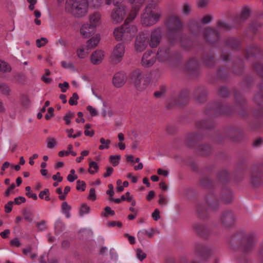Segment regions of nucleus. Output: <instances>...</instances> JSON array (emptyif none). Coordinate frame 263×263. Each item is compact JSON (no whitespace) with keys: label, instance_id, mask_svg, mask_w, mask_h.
Wrapping results in <instances>:
<instances>
[{"label":"nucleus","instance_id":"f257e3e1","mask_svg":"<svg viewBox=\"0 0 263 263\" xmlns=\"http://www.w3.org/2000/svg\"><path fill=\"white\" fill-rule=\"evenodd\" d=\"M231 241L235 243L239 242L241 251L247 254L253 251L257 242V238L253 233L238 232L232 236Z\"/></svg>","mask_w":263,"mask_h":263},{"label":"nucleus","instance_id":"f03ea898","mask_svg":"<svg viewBox=\"0 0 263 263\" xmlns=\"http://www.w3.org/2000/svg\"><path fill=\"white\" fill-rule=\"evenodd\" d=\"M65 9L74 17L81 18L88 12V3L87 0H66Z\"/></svg>","mask_w":263,"mask_h":263},{"label":"nucleus","instance_id":"7ed1b4c3","mask_svg":"<svg viewBox=\"0 0 263 263\" xmlns=\"http://www.w3.org/2000/svg\"><path fill=\"white\" fill-rule=\"evenodd\" d=\"M152 7L151 5H147L141 16V23L144 26H150L155 24L161 15L160 10H152Z\"/></svg>","mask_w":263,"mask_h":263},{"label":"nucleus","instance_id":"20e7f679","mask_svg":"<svg viewBox=\"0 0 263 263\" xmlns=\"http://www.w3.org/2000/svg\"><path fill=\"white\" fill-rule=\"evenodd\" d=\"M213 252V249L203 243L197 242L194 245V253L196 257L200 260L205 259Z\"/></svg>","mask_w":263,"mask_h":263},{"label":"nucleus","instance_id":"39448f33","mask_svg":"<svg viewBox=\"0 0 263 263\" xmlns=\"http://www.w3.org/2000/svg\"><path fill=\"white\" fill-rule=\"evenodd\" d=\"M170 35L178 32L182 28V23L178 15H172L168 17L166 23Z\"/></svg>","mask_w":263,"mask_h":263},{"label":"nucleus","instance_id":"423d86ee","mask_svg":"<svg viewBox=\"0 0 263 263\" xmlns=\"http://www.w3.org/2000/svg\"><path fill=\"white\" fill-rule=\"evenodd\" d=\"M131 83L139 91L143 90L147 86L143 74L139 70H135L132 73Z\"/></svg>","mask_w":263,"mask_h":263},{"label":"nucleus","instance_id":"0eeeda50","mask_svg":"<svg viewBox=\"0 0 263 263\" xmlns=\"http://www.w3.org/2000/svg\"><path fill=\"white\" fill-rule=\"evenodd\" d=\"M148 40V34L143 32L139 33L135 42V51L137 52L144 51L147 46Z\"/></svg>","mask_w":263,"mask_h":263},{"label":"nucleus","instance_id":"6e6552de","mask_svg":"<svg viewBox=\"0 0 263 263\" xmlns=\"http://www.w3.org/2000/svg\"><path fill=\"white\" fill-rule=\"evenodd\" d=\"M220 221L224 227L230 228L235 224L236 217L232 212L226 211L222 214L220 218Z\"/></svg>","mask_w":263,"mask_h":263},{"label":"nucleus","instance_id":"1a4fd4ad","mask_svg":"<svg viewBox=\"0 0 263 263\" xmlns=\"http://www.w3.org/2000/svg\"><path fill=\"white\" fill-rule=\"evenodd\" d=\"M125 53V46L122 43L117 44L112 52L110 58L114 63H118L121 61Z\"/></svg>","mask_w":263,"mask_h":263},{"label":"nucleus","instance_id":"9d476101","mask_svg":"<svg viewBox=\"0 0 263 263\" xmlns=\"http://www.w3.org/2000/svg\"><path fill=\"white\" fill-rule=\"evenodd\" d=\"M126 14L125 7L120 6L115 9L111 13V17L113 23L115 24L121 23Z\"/></svg>","mask_w":263,"mask_h":263},{"label":"nucleus","instance_id":"9b49d317","mask_svg":"<svg viewBox=\"0 0 263 263\" xmlns=\"http://www.w3.org/2000/svg\"><path fill=\"white\" fill-rule=\"evenodd\" d=\"M156 57L153 54L152 50H148L145 52L141 59V64L145 67L152 66L156 62Z\"/></svg>","mask_w":263,"mask_h":263},{"label":"nucleus","instance_id":"f8f14e48","mask_svg":"<svg viewBox=\"0 0 263 263\" xmlns=\"http://www.w3.org/2000/svg\"><path fill=\"white\" fill-rule=\"evenodd\" d=\"M123 27L124 29V38L127 41H130L137 31V27L125 22Z\"/></svg>","mask_w":263,"mask_h":263},{"label":"nucleus","instance_id":"ddd939ff","mask_svg":"<svg viewBox=\"0 0 263 263\" xmlns=\"http://www.w3.org/2000/svg\"><path fill=\"white\" fill-rule=\"evenodd\" d=\"M161 40V32L160 29H157L153 30L151 34L149 41V46L152 48L157 47Z\"/></svg>","mask_w":263,"mask_h":263},{"label":"nucleus","instance_id":"4468645a","mask_svg":"<svg viewBox=\"0 0 263 263\" xmlns=\"http://www.w3.org/2000/svg\"><path fill=\"white\" fill-rule=\"evenodd\" d=\"M144 0H138L136 3L133 4L132 9L130 12L128 17L126 19L125 22L129 23V22L133 20L137 16L140 7L142 5Z\"/></svg>","mask_w":263,"mask_h":263},{"label":"nucleus","instance_id":"2eb2a0df","mask_svg":"<svg viewBox=\"0 0 263 263\" xmlns=\"http://www.w3.org/2000/svg\"><path fill=\"white\" fill-rule=\"evenodd\" d=\"M126 82V76L123 72L115 73L112 79V83L115 87L120 88L123 86Z\"/></svg>","mask_w":263,"mask_h":263},{"label":"nucleus","instance_id":"dca6fc26","mask_svg":"<svg viewBox=\"0 0 263 263\" xmlns=\"http://www.w3.org/2000/svg\"><path fill=\"white\" fill-rule=\"evenodd\" d=\"M96 28L88 23L83 24L81 29V34L85 38H87L94 34Z\"/></svg>","mask_w":263,"mask_h":263},{"label":"nucleus","instance_id":"f3484780","mask_svg":"<svg viewBox=\"0 0 263 263\" xmlns=\"http://www.w3.org/2000/svg\"><path fill=\"white\" fill-rule=\"evenodd\" d=\"M205 38L210 43H214L219 39V34L217 31L211 28H208L204 31Z\"/></svg>","mask_w":263,"mask_h":263},{"label":"nucleus","instance_id":"a211bd4d","mask_svg":"<svg viewBox=\"0 0 263 263\" xmlns=\"http://www.w3.org/2000/svg\"><path fill=\"white\" fill-rule=\"evenodd\" d=\"M171 57V52L168 48H161L158 50L157 58L160 62L168 60Z\"/></svg>","mask_w":263,"mask_h":263},{"label":"nucleus","instance_id":"6ab92c4d","mask_svg":"<svg viewBox=\"0 0 263 263\" xmlns=\"http://www.w3.org/2000/svg\"><path fill=\"white\" fill-rule=\"evenodd\" d=\"M194 228L196 232L203 238H207L210 234V231L203 224L196 223L194 225Z\"/></svg>","mask_w":263,"mask_h":263},{"label":"nucleus","instance_id":"aec40b11","mask_svg":"<svg viewBox=\"0 0 263 263\" xmlns=\"http://www.w3.org/2000/svg\"><path fill=\"white\" fill-rule=\"evenodd\" d=\"M104 57V53L101 50H97L93 52L90 57L91 62L94 65L100 64Z\"/></svg>","mask_w":263,"mask_h":263},{"label":"nucleus","instance_id":"412c9836","mask_svg":"<svg viewBox=\"0 0 263 263\" xmlns=\"http://www.w3.org/2000/svg\"><path fill=\"white\" fill-rule=\"evenodd\" d=\"M114 35L117 41H127L124 38V29L123 27V25L121 27H117L114 29Z\"/></svg>","mask_w":263,"mask_h":263},{"label":"nucleus","instance_id":"4be33fe9","mask_svg":"<svg viewBox=\"0 0 263 263\" xmlns=\"http://www.w3.org/2000/svg\"><path fill=\"white\" fill-rule=\"evenodd\" d=\"M100 40V36L98 35H96L95 36L91 37L90 39L88 40L86 42V49L91 50L92 48L96 47L99 43Z\"/></svg>","mask_w":263,"mask_h":263},{"label":"nucleus","instance_id":"5701e85b","mask_svg":"<svg viewBox=\"0 0 263 263\" xmlns=\"http://www.w3.org/2000/svg\"><path fill=\"white\" fill-rule=\"evenodd\" d=\"M101 14L98 12H94L89 15V24L95 28L98 26L100 22Z\"/></svg>","mask_w":263,"mask_h":263},{"label":"nucleus","instance_id":"b1692460","mask_svg":"<svg viewBox=\"0 0 263 263\" xmlns=\"http://www.w3.org/2000/svg\"><path fill=\"white\" fill-rule=\"evenodd\" d=\"M254 100L258 105L263 106V83L259 85V91L256 94Z\"/></svg>","mask_w":263,"mask_h":263},{"label":"nucleus","instance_id":"393cba45","mask_svg":"<svg viewBox=\"0 0 263 263\" xmlns=\"http://www.w3.org/2000/svg\"><path fill=\"white\" fill-rule=\"evenodd\" d=\"M211 152V147L207 144L200 145L197 148V153L203 156L209 155Z\"/></svg>","mask_w":263,"mask_h":263},{"label":"nucleus","instance_id":"a878e982","mask_svg":"<svg viewBox=\"0 0 263 263\" xmlns=\"http://www.w3.org/2000/svg\"><path fill=\"white\" fill-rule=\"evenodd\" d=\"M259 49L255 45H251L246 49V56L247 58L253 57L259 53Z\"/></svg>","mask_w":263,"mask_h":263},{"label":"nucleus","instance_id":"bb28decb","mask_svg":"<svg viewBox=\"0 0 263 263\" xmlns=\"http://www.w3.org/2000/svg\"><path fill=\"white\" fill-rule=\"evenodd\" d=\"M12 70L10 65L6 61L0 60V72L3 73L10 72Z\"/></svg>","mask_w":263,"mask_h":263},{"label":"nucleus","instance_id":"cd10ccee","mask_svg":"<svg viewBox=\"0 0 263 263\" xmlns=\"http://www.w3.org/2000/svg\"><path fill=\"white\" fill-rule=\"evenodd\" d=\"M126 196H127V198H125V195L121 196L120 198H114L111 197V198L110 199V200L114 201L116 203H120L122 201L125 200L128 202L130 201V200H132V198L130 197V193L128 192H126Z\"/></svg>","mask_w":263,"mask_h":263},{"label":"nucleus","instance_id":"c85d7f7f","mask_svg":"<svg viewBox=\"0 0 263 263\" xmlns=\"http://www.w3.org/2000/svg\"><path fill=\"white\" fill-rule=\"evenodd\" d=\"M62 212L65 215L66 217L69 218L70 217V211L71 210V206L66 201L62 203L61 205Z\"/></svg>","mask_w":263,"mask_h":263},{"label":"nucleus","instance_id":"c756f323","mask_svg":"<svg viewBox=\"0 0 263 263\" xmlns=\"http://www.w3.org/2000/svg\"><path fill=\"white\" fill-rule=\"evenodd\" d=\"M39 197L41 199H44L46 201L50 200V192L48 189H45L41 191L39 194Z\"/></svg>","mask_w":263,"mask_h":263},{"label":"nucleus","instance_id":"7c9ffc66","mask_svg":"<svg viewBox=\"0 0 263 263\" xmlns=\"http://www.w3.org/2000/svg\"><path fill=\"white\" fill-rule=\"evenodd\" d=\"M206 202L209 206L213 209L215 210L218 208V203L217 200L213 197L210 196L209 197L207 200Z\"/></svg>","mask_w":263,"mask_h":263},{"label":"nucleus","instance_id":"2f4dec72","mask_svg":"<svg viewBox=\"0 0 263 263\" xmlns=\"http://www.w3.org/2000/svg\"><path fill=\"white\" fill-rule=\"evenodd\" d=\"M198 66V63L197 60L195 59H191L186 66V68L189 70H194L196 69Z\"/></svg>","mask_w":263,"mask_h":263},{"label":"nucleus","instance_id":"473e14b6","mask_svg":"<svg viewBox=\"0 0 263 263\" xmlns=\"http://www.w3.org/2000/svg\"><path fill=\"white\" fill-rule=\"evenodd\" d=\"M88 5L95 8L98 9L100 8L103 3V0H87Z\"/></svg>","mask_w":263,"mask_h":263},{"label":"nucleus","instance_id":"72a5a7b5","mask_svg":"<svg viewBox=\"0 0 263 263\" xmlns=\"http://www.w3.org/2000/svg\"><path fill=\"white\" fill-rule=\"evenodd\" d=\"M100 142L101 143V145H100L99 146V149L100 150H103L104 149H108L109 147V144L111 143V141L110 140H105L103 138H101L100 139Z\"/></svg>","mask_w":263,"mask_h":263},{"label":"nucleus","instance_id":"f704fd0d","mask_svg":"<svg viewBox=\"0 0 263 263\" xmlns=\"http://www.w3.org/2000/svg\"><path fill=\"white\" fill-rule=\"evenodd\" d=\"M229 173L227 170H222L217 174V178L220 180H226L229 179Z\"/></svg>","mask_w":263,"mask_h":263},{"label":"nucleus","instance_id":"c9c22d12","mask_svg":"<svg viewBox=\"0 0 263 263\" xmlns=\"http://www.w3.org/2000/svg\"><path fill=\"white\" fill-rule=\"evenodd\" d=\"M154 235V231L153 229L151 231H148L146 230H142L138 232V237L139 238L143 237L144 235H147L149 238H151Z\"/></svg>","mask_w":263,"mask_h":263},{"label":"nucleus","instance_id":"e433bc0d","mask_svg":"<svg viewBox=\"0 0 263 263\" xmlns=\"http://www.w3.org/2000/svg\"><path fill=\"white\" fill-rule=\"evenodd\" d=\"M30 101L29 97L25 95L21 96V104L25 108H27L30 105Z\"/></svg>","mask_w":263,"mask_h":263},{"label":"nucleus","instance_id":"4c0bfd02","mask_svg":"<svg viewBox=\"0 0 263 263\" xmlns=\"http://www.w3.org/2000/svg\"><path fill=\"white\" fill-rule=\"evenodd\" d=\"M89 50L86 49L85 47H80L77 49V54L79 58L81 59L84 58L85 56L88 54Z\"/></svg>","mask_w":263,"mask_h":263},{"label":"nucleus","instance_id":"58836bf2","mask_svg":"<svg viewBox=\"0 0 263 263\" xmlns=\"http://www.w3.org/2000/svg\"><path fill=\"white\" fill-rule=\"evenodd\" d=\"M198 139V135L197 134L192 133L189 134L186 138L187 144L190 145V143L196 141Z\"/></svg>","mask_w":263,"mask_h":263},{"label":"nucleus","instance_id":"ea45409f","mask_svg":"<svg viewBox=\"0 0 263 263\" xmlns=\"http://www.w3.org/2000/svg\"><path fill=\"white\" fill-rule=\"evenodd\" d=\"M99 169L97 163L95 161H91L89 164L88 172L91 174H93L97 172Z\"/></svg>","mask_w":263,"mask_h":263},{"label":"nucleus","instance_id":"a19ab883","mask_svg":"<svg viewBox=\"0 0 263 263\" xmlns=\"http://www.w3.org/2000/svg\"><path fill=\"white\" fill-rule=\"evenodd\" d=\"M232 194L230 191L222 195V201L226 204L230 203L232 201Z\"/></svg>","mask_w":263,"mask_h":263},{"label":"nucleus","instance_id":"79ce46f5","mask_svg":"<svg viewBox=\"0 0 263 263\" xmlns=\"http://www.w3.org/2000/svg\"><path fill=\"white\" fill-rule=\"evenodd\" d=\"M89 211L90 207L86 203H83L80 208L79 214L80 216H83L85 214L89 213Z\"/></svg>","mask_w":263,"mask_h":263},{"label":"nucleus","instance_id":"37998d69","mask_svg":"<svg viewBox=\"0 0 263 263\" xmlns=\"http://www.w3.org/2000/svg\"><path fill=\"white\" fill-rule=\"evenodd\" d=\"M72 148V145L71 144H69L68 146V149L69 150V152H60L59 153V156L63 157L64 156L68 155L69 154H71L73 156H76L77 155V153L75 152L71 151Z\"/></svg>","mask_w":263,"mask_h":263},{"label":"nucleus","instance_id":"c03bdc74","mask_svg":"<svg viewBox=\"0 0 263 263\" xmlns=\"http://www.w3.org/2000/svg\"><path fill=\"white\" fill-rule=\"evenodd\" d=\"M254 68L256 72L261 77H263V64L261 63H256L254 65Z\"/></svg>","mask_w":263,"mask_h":263},{"label":"nucleus","instance_id":"a18cd8bd","mask_svg":"<svg viewBox=\"0 0 263 263\" xmlns=\"http://www.w3.org/2000/svg\"><path fill=\"white\" fill-rule=\"evenodd\" d=\"M120 158V155H111L109 157V161L115 166L119 164Z\"/></svg>","mask_w":263,"mask_h":263},{"label":"nucleus","instance_id":"49530a36","mask_svg":"<svg viewBox=\"0 0 263 263\" xmlns=\"http://www.w3.org/2000/svg\"><path fill=\"white\" fill-rule=\"evenodd\" d=\"M226 44L232 48H236L238 45V42L234 39L230 38L227 40Z\"/></svg>","mask_w":263,"mask_h":263},{"label":"nucleus","instance_id":"de8ad7c7","mask_svg":"<svg viewBox=\"0 0 263 263\" xmlns=\"http://www.w3.org/2000/svg\"><path fill=\"white\" fill-rule=\"evenodd\" d=\"M79 97L77 93L74 92L69 100V103L70 105H76L78 104V100Z\"/></svg>","mask_w":263,"mask_h":263},{"label":"nucleus","instance_id":"09e8293b","mask_svg":"<svg viewBox=\"0 0 263 263\" xmlns=\"http://www.w3.org/2000/svg\"><path fill=\"white\" fill-rule=\"evenodd\" d=\"M191 10V5L185 2L183 4L182 6V12L185 15H189Z\"/></svg>","mask_w":263,"mask_h":263},{"label":"nucleus","instance_id":"8fccbe9b","mask_svg":"<svg viewBox=\"0 0 263 263\" xmlns=\"http://www.w3.org/2000/svg\"><path fill=\"white\" fill-rule=\"evenodd\" d=\"M74 114L73 112L69 111H68L63 118V119L65 121L66 124L69 125L71 123L70 119L74 117Z\"/></svg>","mask_w":263,"mask_h":263},{"label":"nucleus","instance_id":"3c124183","mask_svg":"<svg viewBox=\"0 0 263 263\" xmlns=\"http://www.w3.org/2000/svg\"><path fill=\"white\" fill-rule=\"evenodd\" d=\"M47 147L49 148H53L57 145V141L55 138L49 137L47 139Z\"/></svg>","mask_w":263,"mask_h":263},{"label":"nucleus","instance_id":"603ef678","mask_svg":"<svg viewBox=\"0 0 263 263\" xmlns=\"http://www.w3.org/2000/svg\"><path fill=\"white\" fill-rule=\"evenodd\" d=\"M136 256L139 260L142 261L146 257V254L141 249L136 250Z\"/></svg>","mask_w":263,"mask_h":263},{"label":"nucleus","instance_id":"864d4df0","mask_svg":"<svg viewBox=\"0 0 263 263\" xmlns=\"http://www.w3.org/2000/svg\"><path fill=\"white\" fill-rule=\"evenodd\" d=\"M25 190L26 191V195L29 198H31L35 200L37 199V195L31 192V187L30 186H26Z\"/></svg>","mask_w":263,"mask_h":263},{"label":"nucleus","instance_id":"5fc2aeb1","mask_svg":"<svg viewBox=\"0 0 263 263\" xmlns=\"http://www.w3.org/2000/svg\"><path fill=\"white\" fill-rule=\"evenodd\" d=\"M0 91L4 95L8 96L10 93V89L6 85L3 84L0 86Z\"/></svg>","mask_w":263,"mask_h":263},{"label":"nucleus","instance_id":"6e6d98bb","mask_svg":"<svg viewBox=\"0 0 263 263\" xmlns=\"http://www.w3.org/2000/svg\"><path fill=\"white\" fill-rule=\"evenodd\" d=\"M48 40L46 37H41L40 39H37L36 41V46L40 48L41 47L44 46L47 43Z\"/></svg>","mask_w":263,"mask_h":263},{"label":"nucleus","instance_id":"4d7b16f0","mask_svg":"<svg viewBox=\"0 0 263 263\" xmlns=\"http://www.w3.org/2000/svg\"><path fill=\"white\" fill-rule=\"evenodd\" d=\"M250 15V9L248 8H243L241 14L240 18L243 20L247 19Z\"/></svg>","mask_w":263,"mask_h":263},{"label":"nucleus","instance_id":"13d9d810","mask_svg":"<svg viewBox=\"0 0 263 263\" xmlns=\"http://www.w3.org/2000/svg\"><path fill=\"white\" fill-rule=\"evenodd\" d=\"M78 179V176L76 174L74 170L72 169L70 171V174L67 176V181H74Z\"/></svg>","mask_w":263,"mask_h":263},{"label":"nucleus","instance_id":"bf43d9fd","mask_svg":"<svg viewBox=\"0 0 263 263\" xmlns=\"http://www.w3.org/2000/svg\"><path fill=\"white\" fill-rule=\"evenodd\" d=\"M58 86L61 89V91L62 92H65L69 88V85L67 82H64L63 83H59Z\"/></svg>","mask_w":263,"mask_h":263},{"label":"nucleus","instance_id":"052dcab7","mask_svg":"<svg viewBox=\"0 0 263 263\" xmlns=\"http://www.w3.org/2000/svg\"><path fill=\"white\" fill-rule=\"evenodd\" d=\"M23 214L25 220L29 222H31L32 221V215L30 212L25 210Z\"/></svg>","mask_w":263,"mask_h":263},{"label":"nucleus","instance_id":"680f3d73","mask_svg":"<svg viewBox=\"0 0 263 263\" xmlns=\"http://www.w3.org/2000/svg\"><path fill=\"white\" fill-rule=\"evenodd\" d=\"M13 204H14L13 201H10L7 204H5V212L6 213H9L11 212Z\"/></svg>","mask_w":263,"mask_h":263},{"label":"nucleus","instance_id":"e2e57ef3","mask_svg":"<svg viewBox=\"0 0 263 263\" xmlns=\"http://www.w3.org/2000/svg\"><path fill=\"white\" fill-rule=\"evenodd\" d=\"M88 199L92 201H95L96 200V192L94 188H91L90 189Z\"/></svg>","mask_w":263,"mask_h":263},{"label":"nucleus","instance_id":"0e129e2a","mask_svg":"<svg viewBox=\"0 0 263 263\" xmlns=\"http://www.w3.org/2000/svg\"><path fill=\"white\" fill-rule=\"evenodd\" d=\"M86 186L85 182H77L76 189L78 191L83 192L85 191Z\"/></svg>","mask_w":263,"mask_h":263},{"label":"nucleus","instance_id":"69168bd1","mask_svg":"<svg viewBox=\"0 0 263 263\" xmlns=\"http://www.w3.org/2000/svg\"><path fill=\"white\" fill-rule=\"evenodd\" d=\"M54 108L53 107H49L48 109V113L45 116L46 120H50L52 117L54 116Z\"/></svg>","mask_w":263,"mask_h":263},{"label":"nucleus","instance_id":"338daca9","mask_svg":"<svg viewBox=\"0 0 263 263\" xmlns=\"http://www.w3.org/2000/svg\"><path fill=\"white\" fill-rule=\"evenodd\" d=\"M36 226L40 231H44L47 229L46 221L44 220L36 223Z\"/></svg>","mask_w":263,"mask_h":263},{"label":"nucleus","instance_id":"774afa93","mask_svg":"<svg viewBox=\"0 0 263 263\" xmlns=\"http://www.w3.org/2000/svg\"><path fill=\"white\" fill-rule=\"evenodd\" d=\"M258 258L260 263H263V242L261 243L258 251Z\"/></svg>","mask_w":263,"mask_h":263}]
</instances>
